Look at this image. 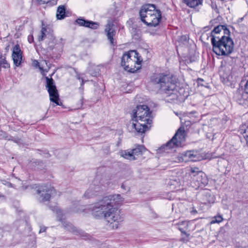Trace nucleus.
<instances>
[{
	"label": "nucleus",
	"instance_id": "nucleus-1",
	"mask_svg": "<svg viewBox=\"0 0 248 248\" xmlns=\"http://www.w3.org/2000/svg\"><path fill=\"white\" fill-rule=\"evenodd\" d=\"M123 200L120 195H109L103 197L90 207L92 215L96 218H103L111 229H117L123 221L117 206Z\"/></svg>",
	"mask_w": 248,
	"mask_h": 248
},
{
	"label": "nucleus",
	"instance_id": "nucleus-2",
	"mask_svg": "<svg viewBox=\"0 0 248 248\" xmlns=\"http://www.w3.org/2000/svg\"><path fill=\"white\" fill-rule=\"evenodd\" d=\"M151 112L146 105L138 106L132 111V121L133 122L129 125V128L140 133H144L148 130L152 122Z\"/></svg>",
	"mask_w": 248,
	"mask_h": 248
},
{
	"label": "nucleus",
	"instance_id": "nucleus-3",
	"mask_svg": "<svg viewBox=\"0 0 248 248\" xmlns=\"http://www.w3.org/2000/svg\"><path fill=\"white\" fill-rule=\"evenodd\" d=\"M223 29V26H218L211 32L213 50L217 55H228L232 53V41L229 37L216 36Z\"/></svg>",
	"mask_w": 248,
	"mask_h": 248
},
{
	"label": "nucleus",
	"instance_id": "nucleus-4",
	"mask_svg": "<svg viewBox=\"0 0 248 248\" xmlns=\"http://www.w3.org/2000/svg\"><path fill=\"white\" fill-rule=\"evenodd\" d=\"M151 82L157 85L159 89L168 95L174 93L176 82L174 77L170 74L155 73L151 77Z\"/></svg>",
	"mask_w": 248,
	"mask_h": 248
},
{
	"label": "nucleus",
	"instance_id": "nucleus-5",
	"mask_svg": "<svg viewBox=\"0 0 248 248\" xmlns=\"http://www.w3.org/2000/svg\"><path fill=\"white\" fill-rule=\"evenodd\" d=\"M141 20L147 26L156 27L160 22L161 14L154 4H147L142 6L140 12Z\"/></svg>",
	"mask_w": 248,
	"mask_h": 248
},
{
	"label": "nucleus",
	"instance_id": "nucleus-6",
	"mask_svg": "<svg viewBox=\"0 0 248 248\" xmlns=\"http://www.w3.org/2000/svg\"><path fill=\"white\" fill-rule=\"evenodd\" d=\"M142 60L135 50L124 53L122 57L121 65L124 69L130 73H135L141 68Z\"/></svg>",
	"mask_w": 248,
	"mask_h": 248
},
{
	"label": "nucleus",
	"instance_id": "nucleus-7",
	"mask_svg": "<svg viewBox=\"0 0 248 248\" xmlns=\"http://www.w3.org/2000/svg\"><path fill=\"white\" fill-rule=\"evenodd\" d=\"M186 132L183 127H180L172 138L162 147L164 151L181 146L186 139Z\"/></svg>",
	"mask_w": 248,
	"mask_h": 248
},
{
	"label": "nucleus",
	"instance_id": "nucleus-8",
	"mask_svg": "<svg viewBox=\"0 0 248 248\" xmlns=\"http://www.w3.org/2000/svg\"><path fill=\"white\" fill-rule=\"evenodd\" d=\"M55 212L57 214V217L58 220L62 222L63 227L67 231L71 232L74 234L82 237L83 239H87L88 235L83 231L78 230L74 227L72 224L69 222H67L63 220L64 218H62L63 214L62 211L58 208L55 209Z\"/></svg>",
	"mask_w": 248,
	"mask_h": 248
},
{
	"label": "nucleus",
	"instance_id": "nucleus-9",
	"mask_svg": "<svg viewBox=\"0 0 248 248\" xmlns=\"http://www.w3.org/2000/svg\"><path fill=\"white\" fill-rule=\"evenodd\" d=\"M199 159L197 152L187 151L177 155H173L171 160L175 162H187L189 161H197Z\"/></svg>",
	"mask_w": 248,
	"mask_h": 248
},
{
	"label": "nucleus",
	"instance_id": "nucleus-10",
	"mask_svg": "<svg viewBox=\"0 0 248 248\" xmlns=\"http://www.w3.org/2000/svg\"><path fill=\"white\" fill-rule=\"evenodd\" d=\"M46 87L49 93L50 101L55 103L57 105H61L62 103L59 102V95L53 79L51 78L46 77Z\"/></svg>",
	"mask_w": 248,
	"mask_h": 248
},
{
	"label": "nucleus",
	"instance_id": "nucleus-11",
	"mask_svg": "<svg viewBox=\"0 0 248 248\" xmlns=\"http://www.w3.org/2000/svg\"><path fill=\"white\" fill-rule=\"evenodd\" d=\"M208 183V179L206 175L202 172L194 175L191 182V185L195 189L202 188Z\"/></svg>",
	"mask_w": 248,
	"mask_h": 248
},
{
	"label": "nucleus",
	"instance_id": "nucleus-12",
	"mask_svg": "<svg viewBox=\"0 0 248 248\" xmlns=\"http://www.w3.org/2000/svg\"><path fill=\"white\" fill-rule=\"evenodd\" d=\"M103 187L102 185H98L97 180H95L86 191L84 196L86 198H90L97 195L103 190Z\"/></svg>",
	"mask_w": 248,
	"mask_h": 248
},
{
	"label": "nucleus",
	"instance_id": "nucleus-13",
	"mask_svg": "<svg viewBox=\"0 0 248 248\" xmlns=\"http://www.w3.org/2000/svg\"><path fill=\"white\" fill-rule=\"evenodd\" d=\"M45 39H48L47 42L49 43L54 41L55 37L53 35V31L49 27L43 26L38 36V40L40 42Z\"/></svg>",
	"mask_w": 248,
	"mask_h": 248
},
{
	"label": "nucleus",
	"instance_id": "nucleus-14",
	"mask_svg": "<svg viewBox=\"0 0 248 248\" xmlns=\"http://www.w3.org/2000/svg\"><path fill=\"white\" fill-rule=\"evenodd\" d=\"M37 193L40 195L41 200L45 202L49 200L51 196H54L56 192L51 186H44L38 189Z\"/></svg>",
	"mask_w": 248,
	"mask_h": 248
},
{
	"label": "nucleus",
	"instance_id": "nucleus-15",
	"mask_svg": "<svg viewBox=\"0 0 248 248\" xmlns=\"http://www.w3.org/2000/svg\"><path fill=\"white\" fill-rule=\"evenodd\" d=\"M12 57L14 64L16 66H19L21 64L22 61V51L19 45H16L14 46Z\"/></svg>",
	"mask_w": 248,
	"mask_h": 248
},
{
	"label": "nucleus",
	"instance_id": "nucleus-16",
	"mask_svg": "<svg viewBox=\"0 0 248 248\" xmlns=\"http://www.w3.org/2000/svg\"><path fill=\"white\" fill-rule=\"evenodd\" d=\"M76 22L80 26H83L93 30L97 29L99 26V24L98 22L85 20L81 18H78Z\"/></svg>",
	"mask_w": 248,
	"mask_h": 248
},
{
	"label": "nucleus",
	"instance_id": "nucleus-17",
	"mask_svg": "<svg viewBox=\"0 0 248 248\" xmlns=\"http://www.w3.org/2000/svg\"><path fill=\"white\" fill-rule=\"evenodd\" d=\"M113 25L111 23L108 24L105 28V32H107L108 39L112 45H114L113 36L115 35V31L113 29Z\"/></svg>",
	"mask_w": 248,
	"mask_h": 248
},
{
	"label": "nucleus",
	"instance_id": "nucleus-18",
	"mask_svg": "<svg viewBox=\"0 0 248 248\" xmlns=\"http://www.w3.org/2000/svg\"><path fill=\"white\" fill-rule=\"evenodd\" d=\"M221 78L222 82L228 85L231 86L232 84V75L230 71L224 72L221 75Z\"/></svg>",
	"mask_w": 248,
	"mask_h": 248
},
{
	"label": "nucleus",
	"instance_id": "nucleus-19",
	"mask_svg": "<svg viewBox=\"0 0 248 248\" xmlns=\"http://www.w3.org/2000/svg\"><path fill=\"white\" fill-rule=\"evenodd\" d=\"M183 2L190 8H196L202 3L203 0H182Z\"/></svg>",
	"mask_w": 248,
	"mask_h": 248
},
{
	"label": "nucleus",
	"instance_id": "nucleus-20",
	"mask_svg": "<svg viewBox=\"0 0 248 248\" xmlns=\"http://www.w3.org/2000/svg\"><path fill=\"white\" fill-rule=\"evenodd\" d=\"M121 155L124 158L130 160H134L136 159L131 150L122 151L121 152Z\"/></svg>",
	"mask_w": 248,
	"mask_h": 248
},
{
	"label": "nucleus",
	"instance_id": "nucleus-21",
	"mask_svg": "<svg viewBox=\"0 0 248 248\" xmlns=\"http://www.w3.org/2000/svg\"><path fill=\"white\" fill-rule=\"evenodd\" d=\"M56 16L58 19H62L65 17V8L64 6L61 5L58 7Z\"/></svg>",
	"mask_w": 248,
	"mask_h": 248
},
{
	"label": "nucleus",
	"instance_id": "nucleus-22",
	"mask_svg": "<svg viewBox=\"0 0 248 248\" xmlns=\"http://www.w3.org/2000/svg\"><path fill=\"white\" fill-rule=\"evenodd\" d=\"M133 153L134 156L141 155L145 151V148L143 146L138 145L134 149L131 150Z\"/></svg>",
	"mask_w": 248,
	"mask_h": 248
},
{
	"label": "nucleus",
	"instance_id": "nucleus-23",
	"mask_svg": "<svg viewBox=\"0 0 248 248\" xmlns=\"http://www.w3.org/2000/svg\"><path fill=\"white\" fill-rule=\"evenodd\" d=\"M10 67V64L6 60V57L1 53H0V70L1 68H8Z\"/></svg>",
	"mask_w": 248,
	"mask_h": 248
},
{
	"label": "nucleus",
	"instance_id": "nucleus-24",
	"mask_svg": "<svg viewBox=\"0 0 248 248\" xmlns=\"http://www.w3.org/2000/svg\"><path fill=\"white\" fill-rule=\"evenodd\" d=\"M239 133L242 135L244 138L248 136V124L241 125L239 129Z\"/></svg>",
	"mask_w": 248,
	"mask_h": 248
},
{
	"label": "nucleus",
	"instance_id": "nucleus-25",
	"mask_svg": "<svg viewBox=\"0 0 248 248\" xmlns=\"http://www.w3.org/2000/svg\"><path fill=\"white\" fill-rule=\"evenodd\" d=\"M223 220V217L221 215H217L212 217L210 224L219 223Z\"/></svg>",
	"mask_w": 248,
	"mask_h": 248
},
{
	"label": "nucleus",
	"instance_id": "nucleus-26",
	"mask_svg": "<svg viewBox=\"0 0 248 248\" xmlns=\"http://www.w3.org/2000/svg\"><path fill=\"white\" fill-rule=\"evenodd\" d=\"M189 172L191 174H193V176L194 175H197L198 173H202V172L199 170V168L197 167H190L189 169Z\"/></svg>",
	"mask_w": 248,
	"mask_h": 248
},
{
	"label": "nucleus",
	"instance_id": "nucleus-27",
	"mask_svg": "<svg viewBox=\"0 0 248 248\" xmlns=\"http://www.w3.org/2000/svg\"><path fill=\"white\" fill-rule=\"evenodd\" d=\"M32 65L36 67H38L40 70V71L43 73L44 72V70L43 68L40 66L39 64V62L37 60H34L32 62Z\"/></svg>",
	"mask_w": 248,
	"mask_h": 248
},
{
	"label": "nucleus",
	"instance_id": "nucleus-28",
	"mask_svg": "<svg viewBox=\"0 0 248 248\" xmlns=\"http://www.w3.org/2000/svg\"><path fill=\"white\" fill-rule=\"evenodd\" d=\"M190 212L191 214L192 215H195L197 213V211L196 210V209L194 207H192L190 209Z\"/></svg>",
	"mask_w": 248,
	"mask_h": 248
},
{
	"label": "nucleus",
	"instance_id": "nucleus-29",
	"mask_svg": "<svg viewBox=\"0 0 248 248\" xmlns=\"http://www.w3.org/2000/svg\"><path fill=\"white\" fill-rule=\"evenodd\" d=\"M244 90L245 92L248 94V80L247 81L245 86H244Z\"/></svg>",
	"mask_w": 248,
	"mask_h": 248
},
{
	"label": "nucleus",
	"instance_id": "nucleus-30",
	"mask_svg": "<svg viewBox=\"0 0 248 248\" xmlns=\"http://www.w3.org/2000/svg\"><path fill=\"white\" fill-rule=\"evenodd\" d=\"M33 41V37L32 35H29L28 36V41L30 43H31Z\"/></svg>",
	"mask_w": 248,
	"mask_h": 248
},
{
	"label": "nucleus",
	"instance_id": "nucleus-31",
	"mask_svg": "<svg viewBox=\"0 0 248 248\" xmlns=\"http://www.w3.org/2000/svg\"><path fill=\"white\" fill-rule=\"evenodd\" d=\"M46 227H41L39 232V233H41V232H46Z\"/></svg>",
	"mask_w": 248,
	"mask_h": 248
},
{
	"label": "nucleus",
	"instance_id": "nucleus-32",
	"mask_svg": "<svg viewBox=\"0 0 248 248\" xmlns=\"http://www.w3.org/2000/svg\"><path fill=\"white\" fill-rule=\"evenodd\" d=\"M77 78L79 79V80H81V85H83L84 83V81H83V79L82 78H81L80 77V76L79 75H77Z\"/></svg>",
	"mask_w": 248,
	"mask_h": 248
},
{
	"label": "nucleus",
	"instance_id": "nucleus-33",
	"mask_svg": "<svg viewBox=\"0 0 248 248\" xmlns=\"http://www.w3.org/2000/svg\"><path fill=\"white\" fill-rule=\"evenodd\" d=\"M178 229L182 233L186 234V232L181 228L179 227Z\"/></svg>",
	"mask_w": 248,
	"mask_h": 248
},
{
	"label": "nucleus",
	"instance_id": "nucleus-34",
	"mask_svg": "<svg viewBox=\"0 0 248 248\" xmlns=\"http://www.w3.org/2000/svg\"><path fill=\"white\" fill-rule=\"evenodd\" d=\"M246 141V144L247 146H248V136L244 138Z\"/></svg>",
	"mask_w": 248,
	"mask_h": 248
},
{
	"label": "nucleus",
	"instance_id": "nucleus-35",
	"mask_svg": "<svg viewBox=\"0 0 248 248\" xmlns=\"http://www.w3.org/2000/svg\"><path fill=\"white\" fill-rule=\"evenodd\" d=\"M5 49H6V50L7 51H8V50H9V46H7V47H6Z\"/></svg>",
	"mask_w": 248,
	"mask_h": 248
},
{
	"label": "nucleus",
	"instance_id": "nucleus-36",
	"mask_svg": "<svg viewBox=\"0 0 248 248\" xmlns=\"http://www.w3.org/2000/svg\"><path fill=\"white\" fill-rule=\"evenodd\" d=\"M182 224L186 225V226L187 225L186 222H182Z\"/></svg>",
	"mask_w": 248,
	"mask_h": 248
},
{
	"label": "nucleus",
	"instance_id": "nucleus-37",
	"mask_svg": "<svg viewBox=\"0 0 248 248\" xmlns=\"http://www.w3.org/2000/svg\"><path fill=\"white\" fill-rule=\"evenodd\" d=\"M43 62L45 63L46 64V61H45Z\"/></svg>",
	"mask_w": 248,
	"mask_h": 248
},
{
	"label": "nucleus",
	"instance_id": "nucleus-38",
	"mask_svg": "<svg viewBox=\"0 0 248 248\" xmlns=\"http://www.w3.org/2000/svg\"><path fill=\"white\" fill-rule=\"evenodd\" d=\"M193 113H195V112H193ZM191 113H193V112H191V113L190 114H191Z\"/></svg>",
	"mask_w": 248,
	"mask_h": 248
}]
</instances>
